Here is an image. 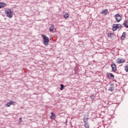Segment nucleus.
<instances>
[{
    "label": "nucleus",
    "instance_id": "obj_1",
    "mask_svg": "<svg viewBox=\"0 0 128 128\" xmlns=\"http://www.w3.org/2000/svg\"><path fill=\"white\" fill-rule=\"evenodd\" d=\"M5 14H6V16L9 18H12L14 16V12L10 9L7 8L5 10Z\"/></svg>",
    "mask_w": 128,
    "mask_h": 128
},
{
    "label": "nucleus",
    "instance_id": "obj_2",
    "mask_svg": "<svg viewBox=\"0 0 128 128\" xmlns=\"http://www.w3.org/2000/svg\"><path fill=\"white\" fill-rule=\"evenodd\" d=\"M42 36L43 38V42L44 46H48V42H50V39H48V37L46 36V35L42 34Z\"/></svg>",
    "mask_w": 128,
    "mask_h": 128
},
{
    "label": "nucleus",
    "instance_id": "obj_3",
    "mask_svg": "<svg viewBox=\"0 0 128 128\" xmlns=\"http://www.w3.org/2000/svg\"><path fill=\"white\" fill-rule=\"evenodd\" d=\"M118 28H122V25L120 24H113V28H112V30L114 32H116L117 30H118Z\"/></svg>",
    "mask_w": 128,
    "mask_h": 128
},
{
    "label": "nucleus",
    "instance_id": "obj_4",
    "mask_svg": "<svg viewBox=\"0 0 128 128\" xmlns=\"http://www.w3.org/2000/svg\"><path fill=\"white\" fill-rule=\"evenodd\" d=\"M115 18L117 22H120V20H122V16H120V14H116Z\"/></svg>",
    "mask_w": 128,
    "mask_h": 128
},
{
    "label": "nucleus",
    "instance_id": "obj_5",
    "mask_svg": "<svg viewBox=\"0 0 128 128\" xmlns=\"http://www.w3.org/2000/svg\"><path fill=\"white\" fill-rule=\"evenodd\" d=\"M106 76L109 80H114V75L112 73H107Z\"/></svg>",
    "mask_w": 128,
    "mask_h": 128
},
{
    "label": "nucleus",
    "instance_id": "obj_6",
    "mask_svg": "<svg viewBox=\"0 0 128 128\" xmlns=\"http://www.w3.org/2000/svg\"><path fill=\"white\" fill-rule=\"evenodd\" d=\"M111 66L112 68V70L114 72H116V64L112 63L111 64Z\"/></svg>",
    "mask_w": 128,
    "mask_h": 128
},
{
    "label": "nucleus",
    "instance_id": "obj_7",
    "mask_svg": "<svg viewBox=\"0 0 128 128\" xmlns=\"http://www.w3.org/2000/svg\"><path fill=\"white\" fill-rule=\"evenodd\" d=\"M125 62L126 60H124V59H118L117 64H124V62Z\"/></svg>",
    "mask_w": 128,
    "mask_h": 128
},
{
    "label": "nucleus",
    "instance_id": "obj_8",
    "mask_svg": "<svg viewBox=\"0 0 128 128\" xmlns=\"http://www.w3.org/2000/svg\"><path fill=\"white\" fill-rule=\"evenodd\" d=\"M6 4L4 2H0V8H4Z\"/></svg>",
    "mask_w": 128,
    "mask_h": 128
},
{
    "label": "nucleus",
    "instance_id": "obj_9",
    "mask_svg": "<svg viewBox=\"0 0 128 128\" xmlns=\"http://www.w3.org/2000/svg\"><path fill=\"white\" fill-rule=\"evenodd\" d=\"M108 9H105L102 12V14H104V16H106V14H108Z\"/></svg>",
    "mask_w": 128,
    "mask_h": 128
},
{
    "label": "nucleus",
    "instance_id": "obj_10",
    "mask_svg": "<svg viewBox=\"0 0 128 128\" xmlns=\"http://www.w3.org/2000/svg\"><path fill=\"white\" fill-rule=\"evenodd\" d=\"M121 40H126V32H123L122 36H121Z\"/></svg>",
    "mask_w": 128,
    "mask_h": 128
},
{
    "label": "nucleus",
    "instance_id": "obj_11",
    "mask_svg": "<svg viewBox=\"0 0 128 128\" xmlns=\"http://www.w3.org/2000/svg\"><path fill=\"white\" fill-rule=\"evenodd\" d=\"M54 26L52 25L51 27L50 28V32H54Z\"/></svg>",
    "mask_w": 128,
    "mask_h": 128
},
{
    "label": "nucleus",
    "instance_id": "obj_12",
    "mask_svg": "<svg viewBox=\"0 0 128 128\" xmlns=\"http://www.w3.org/2000/svg\"><path fill=\"white\" fill-rule=\"evenodd\" d=\"M52 116H50V118H52V120H54V118H56V116L54 115V112H52L51 113Z\"/></svg>",
    "mask_w": 128,
    "mask_h": 128
},
{
    "label": "nucleus",
    "instance_id": "obj_13",
    "mask_svg": "<svg viewBox=\"0 0 128 128\" xmlns=\"http://www.w3.org/2000/svg\"><path fill=\"white\" fill-rule=\"evenodd\" d=\"M68 16H70L68 15V13H66L64 15V18H68Z\"/></svg>",
    "mask_w": 128,
    "mask_h": 128
},
{
    "label": "nucleus",
    "instance_id": "obj_14",
    "mask_svg": "<svg viewBox=\"0 0 128 128\" xmlns=\"http://www.w3.org/2000/svg\"><path fill=\"white\" fill-rule=\"evenodd\" d=\"M124 26L126 28H128V20L125 22V23L124 24Z\"/></svg>",
    "mask_w": 128,
    "mask_h": 128
},
{
    "label": "nucleus",
    "instance_id": "obj_15",
    "mask_svg": "<svg viewBox=\"0 0 128 128\" xmlns=\"http://www.w3.org/2000/svg\"><path fill=\"white\" fill-rule=\"evenodd\" d=\"M84 126L85 128H90V125H88V123L84 124Z\"/></svg>",
    "mask_w": 128,
    "mask_h": 128
},
{
    "label": "nucleus",
    "instance_id": "obj_16",
    "mask_svg": "<svg viewBox=\"0 0 128 128\" xmlns=\"http://www.w3.org/2000/svg\"><path fill=\"white\" fill-rule=\"evenodd\" d=\"M108 90H110V92H114V87L111 86L109 88Z\"/></svg>",
    "mask_w": 128,
    "mask_h": 128
},
{
    "label": "nucleus",
    "instance_id": "obj_17",
    "mask_svg": "<svg viewBox=\"0 0 128 128\" xmlns=\"http://www.w3.org/2000/svg\"><path fill=\"white\" fill-rule=\"evenodd\" d=\"M88 118H84V124H88Z\"/></svg>",
    "mask_w": 128,
    "mask_h": 128
},
{
    "label": "nucleus",
    "instance_id": "obj_18",
    "mask_svg": "<svg viewBox=\"0 0 128 128\" xmlns=\"http://www.w3.org/2000/svg\"><path fill=\"white\" fill-rule=\"evenodd\" d=\"M10 106H12V104H10V102H8L6 104V106L7 107H10Z\"/></svg>",
    "mask_w": 128,
    "mask_h": 128
},
{
    "label": "nucleus",
    "instance_id": "obj_19",
    "mask_svg": "<svg viewBox=\"0 0 128 128\" xmlns=\"http://www.w3.org/2000/svg\"><path fill=\"white\" fill-rule=\"evenodd\" d=\"M19 120H20V124H20L22 122V117H20Z\"/></svg>",
    "mask_w": 128,
    "mask_h": 128
},
{
    "label": "nucleus",
    "instance_id": "obj_20",
    "mask_svg": "<svg viewBox=\"0 0 128 128\" xmlns=\"http://www.w3.org/2000/svg\"><path fill=\"white\" fill-rule=\"evenodd\" d=\"M60 90H64V84H60Z\"/></svg>",
    "mask_w": 128,
    "mask_h": 128
},
{
    "label": "nucleus",
    "instance_id": "obj_21",
    "mask_svg": "<svg viewBox=\"0 0 128 128\" xmlns=\"http://www.w3.org/2000/svg\"><path fill=\"white\" fill-rule=\"evenodd\" d=\"M10 104H11V105L12 104V106H14V104H16V102H14V101H10Z\"/></svg>",
    "mask_w": 128,
    "mask_h": 128
},
{
    "label": "nucleus",
    "instance_id": "obj_22",
    "mask_svg": "<svg viewBox=\"0 0 128 128\" xmlns=\"http://www.w3.org/2000/svg\"><path fill=\"white\" fill-rule=\"evenodd\" d=\"M108 38H110V36H112V34L108 33Z\"/></svg>",
    "mask_w": 128,
    "mask_h": 128
}]
</instances>
